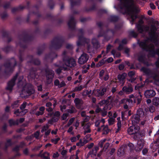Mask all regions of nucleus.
<instances>
[{"instance_id":"obj_1","label":"nucleus","mask_w":159,"mask_h":159,"mask_svg":"<svg viewBox=\"0 0 159 159\" xmlns=\"http://www.w3.org/2000/svg\"><path fill=\"white\" fill-rule=\"evenodd\" d=\"M159 23L157 21H155L151 26L149 32V36L144 41L139 43L140 46L143 49L149 52V56L154 57L156 54L159 56V58L155 63L156 66L159 67V49L155 50L154 43L155 45L158 44L159 41V32L157 31Z\"/></svg>"},{"instance_id":"obj_62","label":"nucleus","mask_w":159,"mask_h":159,"mask_svg":"<svg viewBox=\"0 0 159 159\" xmlns=\"http://www.w3.org/2000/svg\"><path fill=\"white\" fill-rule=\"evenodd\" d=\"M134 74L135 72L134 71H130L128 73V76L131 77H132Z\"/></svg>"},{"instance_id":"obj_36","label":"nucleus","mask_w":159,"mask_h":159,"mask_svg":"<svg viewBox=\"0 0 159 159\" xmlns=\"http://www.w3.org/2000/svg\"><path fill=\"white\" fill-rule=\"evenodd\" d=\"M108 103L109 101H108V100H104L101 101L100 102H99L98 104L100 106H102L103 104H106V105H109V106H110V104H108Z\"/></svg>"},{"instance_id":"obj_56","label":"nucleus","mask_w":159,"mask_h":159,"mask_svg":"<svg viewBox=\"0 0 159 159\" xmlns=\"http://www.w3.org/2000/svg\"><path fill=\"white\" fill-rule=\"evenodd\" d=\"M60 138H57L55 139H51V141L52 142L54 143L55 144H56L60 140Z\"/></svg>"},{"instance_id":"obj_20","label":"nucleus","mask_w":159,"mask_h":159,"mask_svg":"<svg viewBox=\"0 0 159 159\" xmlns=\"http://www.w3.org/2000/svg\"><path fill=\"white\" fill-rule=\"evenodd\" d=\"M156 94L155 92L152 90H148L144 93V95L147 98H151L154 96Z\"/></svg>"},{"instance_id":"obj_13","label":"nucleus","mask_w":159,"mask_h":159,"mask_svg":"<svg viewBox=\"0 0 159 159\" xmlns=\"http://www.w3.org/2000/svg\"><path fill=\"white\" fill-rule=\"evenodd\" d=\"M108 105H105L102 109L100 108L98 106H97L95 110L96 112L97 113L101 112L102 116H105L107 114V110H110L112 106L111 105V107L109 108Z\"/></svg>"},{"instance_id":"obj_52","label":"nucleus","mask_w":159,"mask_h":159,"mask_svg":"<svg viewBox=\"0 0 159 159\" xmlns=\"http://www.w3.org/2000/svg\"><path fill=\"white\" fill-rule=\"evenodd\" d=\"M11 140L10 139H8L7 140V143L5 144L6 148H7L9 146L11 145Z\"/></svg>"},{"instance_id":"obj_23","label":"nucleus","mask_w":159,"mask_h":159,"mask_svg":"<svg viewBox=\"0 0 159 159\" xmlns=\"http://www.w3.org/2000/svg\"><path fill=\"white\" fill-rule=\"evenodd\" d=\"M75 22L73 17H71L68 22V25L69 27L71 29H73L75 27Z\"/></svg>"},{"instance_id":"obj_57","label":"nucleus","mask_w":159,"mask_h":159,"mask_svg":"<svg viewBox=\"0 0 159 159\" xmlns=\"http://www.w3.org/2000/svg\"><path fill=\"white\" fill-rule=\"evenodd\" d=\"M42 146V144H39L37 146H36L32 149V150L34 151H36L38 150Z\"/></svg>"},{"instance_id":"obj_10","label":"nucleus","mask_w":159,"mask_h":159,"mask_svg":"<svg viewBox=\"0 0 159 159\" xmlns=\"http://www.w3.org/2000/svg\"><path fill=\"white\" fill-rule=\"evenodd\" d=\"M141 71L143 72L145 75L150 77H152L154 80H155L156 78L158 76V75L156 73L153 72L150 69L143 67L141 68L140 70Z\"/></svg>"},{"instance_id":"obj_8","label":"nucleus","mask_w":159,"mask_h":159,"mask_svg":"<svg viewBox=\"0 0 159 159\" xmlns=\"http://www.w3.org/2000/svg\"><path fill=\"white\" fill-rule=\"evenodd\" d=\"M107 91H109L108 87H101L99 89H94L93 91L92 94L96 97L100 98Z\"/></svg>"},{"instance_id":"obj_47","label":"nucleus","mask_w":159,"mask_h":159,"mask_svg":"<svg viewBox=\"0 0 159 159\" xmlns=\"http://www.w3.org/2000/svg\"><path fill=\"white\" fill-rule=\"evenodd\" d=\"M23 78V76H20L18 79V82L17 83V85L18 87H20V86L22 85L21 80Z\"/></svg>"},{"instance_id":"obj_46","label":"nucleus","mask_w":159,"mask_h":159,"mask_svg":"<svg viewBox=\"0 0 159 159\" xmlns=\"http://www.w3.org/2000/svg\"><path fill=\"white\" fill-rule=\"evenodd\" d=\"M138 134V136L139 135L140 136L142 137H144L145 135V132L144 130H142L140 131L139 132V131Z\"/></svg>"},{"instance_id":"obj_6","label":"nucleus","mask_w":159,"mask_h":159,"mask_svg":"<svg viewBox=\"0 0 159 159\" xmlns=\"http://www.w3.org/2000/svg\"><path fill=\"white\" fill-rule=\"evenodd\" d=\"M140 130L139 127L137 125L131 126L127 129V132L129 135H132V137L135 140L138 139V133Z\"/></svg>"},{"instance_id":"obj_21","label":"nucleus","mask_w":159,"mask_h":159,"mask_svg":"<svg viewBox=\"0 0 159 159\" xmlns=\"http://www.w3.org/2000/svg\"><path fill=\"white\" fill-rule=\"evenodd\" d=\"M74 102L75 103V106L77 108L80 109L82 105L83 104V101L81 98H75L74 100Z\"/></svg>"},{"instance_id":"obj_53","label":"nucleus","mask_w":159,"mask_h":159,"mask_svg":"<svg viewBox=\"0 0 159 159\" xmlns=\"http://www.w3.org/2000/svg\"><path fill=\"white\" fill-rule=\"evenodd\" d=\"M97 154L96 152L93 149L91 151H90L88 154V155H94L96 156Z\"/></svg>"},{"instance_id":"obj_63","label":"nucleus","mask_w":159,"mask_h":159,"mask_svg":"<svg viewBox=\"0 0 159 159\" xmlns=\"http://www.w3.org/2000/svg\"><path fill=\"white\" fill-rule=\"evenodd\" d=\"M105 71L104 70H102L100 72L99 74V77L102 78L104 74Z\"/></svg>"},{"instance_id":"obj_41","label":"nucleus","mask_w":159,"mask_h":159,"mask_svg":"<svg viewBox=\"0 0 159 159\" xmlns=\"http://www.w3.org/2000/svg\"><path fill=\"white\" fill-rule=\"evenodd\" d=\"M111 53L117 57H119L120 56V53L116 52L115 50H112L111 51Z\"/></svg>"},{"instance_id":"obj_61","label":"nucleus","mask_w":159,"mask_h":159,"mask_svg":"<svg viewBox=\"0 0 159 159\" xmlns=\"http://www.w3.org/2000/svg\"><path fill=\"white\" fill-rule=\"evenodd\" d=\"M65 85L66 84L65 83V82L62 81L61 83H60L58 87L59 88H61L65 86Z\"/></svg>"},{"instance_id":"obj_35","label":"nucleus","mask_w":159,"mask_h":159,"mask_svg":"<svg viewBox=\"0 0 159 159\" xmlns=\"http://www.w3.org/2000/svg\"><path fill=\"white\" fill-rule=\"evenodd\" d=\"M159 148V143L155 141L154 142V144L152 147V148L153 149L152 151L153 152L155 151L157 148Z\"/></svg>"},{"instance_id":"obj_55","label":"nucleus","mask_w":159,"mask_h":159,"mask_svg":"<svg viewBox=\"0 0 159 159\" xmlns=\"http://www.w3.org/2000/svg\"><path fill=\"white\" fill-rule=\"evenodd\" d=\"M27 104V103L26 102H24L20 106V109L21 110H23L25 108Z\"/></svg>"},{"instance_id":"obj_30","label":"nucleus","mask_w":159,"mask_h":159,"mask_svg":"<svg viewBox=\"0 0 159 159\" xmlns=\"http://www.w3.org/2000/svg\"><path fill=\"white\" fill-rule=\"evenodd\" d=\"M133 101L131 99L128 98H123L119 102L120 104H124V105L128 104H129L130 103L132 102Z\"/></svg>"},{"instance_id":"obj_22","label":"nucleus","mask_w":159,"mask_h":159,"mask_svg":"<svg viewBox=\"0 0 159 159\" xmlns=\"http://www.w3.org/2000/svg\"><path fill=\"white\" fill-rule=\"evenodd\" d=\"M127 76V74L126 73H123L122 74L118 75L117 76V78L120 83L124 84Z\"/></svg>"},{"instance_id":"obj_29","label":"nucleus","mask_w":159,"mask_h":159,"mask_svg":"<svg viewBox=\"0 0 159 159\" xmlns=\"http://www.w3.org/2000/svg\"><path fill=\"white\" fill-rule=\"evenodd\" d=\"M117 119L118 120V122L117 123V128L116 129L115 131V133H117L119 132V131L120 130L121 127V123L120 120V117H118Z\"/></svg>"},{"instance_id":"obj_11","label":"nucleus","mask_w":159,"mask_h":159,"mask_svg":"<svg viewBox=\"0 0 159 159\" xmlns=\"http://www.w3.org/2000/svg\"><path fill=\"white\" fill-rule=\"evenodd\" d=\"M34 90L31 85L26 84L24 87L22 93L23 94L26 96H30L34 93Z\"/></svg>"},{"instance_id":"obj_64","label":"nucleus","mask_w":159,"mask_h":159,"mask_svg":"<svg viewBox=\"0 0 159 159\" xmlns=\"http://www.w3.org/2000/svg\"><path fill=\"white\" fill-rule=\"evenodd\" d=\"M84 145V143H82V141L81 139H80L79 142L78 143H77L76 144V145L77 146H83Z\"/></svg>"},{"instance_id":"obj_9","label":"nucleus","mask_w":159,"mask_h":159,"mask_svg":"<svg viewBox=\"0 0 159 159\" xmlns=\"http://www.w3.org/2000/svg\"><path fill=\"white\" fill-rule=\"evenodd\" d=\"M64 43L63 39L61 37L55 38L52 42V44L54 49H57L60 48Z\"/></svg>"},{"instance_id":"obj_12","label":"nucleus","mask_w":159,"mask_h":159,"mask_svg":"<svg viewBox=\"0 0 159 159\" xmlns=\"http://www.w3.org/2000/svg\"><path fill=\"white\" fill-rule=\"evenodd\" d=\"M116 31V28H115L113 30L108 29L102 34H101L102 32L100 33L98 35V37H100L103 36H104L105 39L108 37V39H109L111 37L114 35Z\"/></svg>"},{"instance_id":"obj_48","label":"nucleus","mask_w":159,"mask_h":159,"mask_svg":"<svg viewBox=\"0 0 159 159\" xmlns=\"http://www.w3.org/2000/svg\"><path fill=\"white\" fill-rule=\"evenodd\" d=\"M18 100H16L11 105V107H12L13 108H14L15 107H17L18 106Z\"/></svg>"},{"instance_id":"obj_59","label":"nucleus","mask_w":159,"mask_h":159,"mask_svg":"<svg viewBox=\"0 0 159 159\" xmlns=\"http://www.w3.org/2000/svg\"><path fill=\"white\" fill-rule=\"evenodd\" d=\"M68 115L67 113L63 114L61 116V119L62 120H65L67 118Z\"/></svg>"},{"instance_id":"obj_42","label":"nucleus","mask_w":159,"mask_h":159,"mask_svg":"<svg viewBox=\"0 0 159 159\" xmlns=\"http://www.w3.org/2000/svg\"><path fill=\"white\" fill-rule=\"evenodd\" d=\"M84 87L82 85L77 86L75 87L73 90V92L80 91H81L83 88Z\"/></svg>"},{"instance_id":"obj_58","label":"nucleus","mask_w":159,"mask_h":159,"mask_svg":"<svg viewBox=\"0 0 159 159\" xmlns=\"http://www.w3.org/2000/svg\"><path fill=\"white\" fill-rule=\"evenodd\" d=\"M155 108L152 105L149 108V111L151 113L154 112L155 111Z\"/></svg>"},{"instance_id":"obj_16","label":"nucleus","mask_w":159,"mask_h":159,"mask_svg":"<svg viewBox=\"0 0 159 159\" xmlns=\"http://www.w3.org/2000/svg\"><path fill=\"white\" fill-rule=\"evenodd\" d=\"M18 76V74H16L15 76L7 84V89L11 91L13 87L15 84V81Z\"/></svg>"},{"instance_id":"obj_45","label":"nucleus","mask_w":159,"mask_h":159,"mask_svg":"<svg viewBox=\"0 0 159 159\" xmlns=\"http://www.w3.org/2000/svg\"><path fill=\"white\" fill-rule=\"evenodd\" d=\"M115 121V119L112 117H110L108 120V124L109 125H111L114 124Z\"/></svg>"},{"instance_id":"obj_40","label":"nucleus","mask_w":159,"mask_h":159,"mask_svg":"<svg viewBox=\"0 0 159 159\" xmlns=\"http://www.w3.org/2000/svg\"><path fill=\"white\" fill-rule=\"evenodd\" d=\"M92 93V91L91 90H84L83 92L82 93V95L83 96H85L86 95H88Z\"/></svg>"},{"instance_id":"obj_50","label":"nucleus","mask_w":159,"mask_h":159,"mask_svg":"<svg viewBox=\"0 0 159 159\" xmlns=\"http://www.w3.org/2000/svg\"><path fill=\"white\" fill-rule=\"evenodd\" d=\"M58 120V118H56V120H54L53 118H52L51 119H50L48 120V123L51 124H52L54 122H56Z\"/></svg>"},{"instance_id":"obj_17","label":"nucleus","mask_w":159,"mask_h":159,"mask_svg":"<svg viewBox=\"0 0 159 159\" xmlns=\"http://www.w3.org/2000/svg\"><path fill=\"white\" fill-rule=\"evenodd\" d=\"M106 140L107 139H106L102 140L99 142L98 144L99 146L101 148L103 147L102 150L104 151H106L110 145V144L108 142L105 143Z\"/></svg>"},{"instance_id":"obj_32","label":"nucleus","mask_w":159,"mask_h":159,"mask_svg":"<svg viewBox=\"0 0 159 159\" xmlns=\"http://www.w3.org/2000/svg\"><path fill=\"white\" fill-rule=\"evenodd\" d=\"M36 70H34L33 69H31L30 72L29 76L33 79H34L36 77Z\"/></svg>"},{"instance_id":"obj_39","label":"nucleus","mask_w":159,"mask_h":159,"mask_svg":"<svg viewBox=\"0 0 159 159\" xmlns=\"http://www.w3.org/2000/svg\"><path fill=\"white\" fill-rule=\"evenodd\" d=\"M144 114V113L143 109L139 108L137 110V113L136 115H138L140 117L141 116H143Z\"/></svg>"},{"instance_id":"obj_4","label":"nucleus","mask_w":159,"mask_h":159,"mask_svg":"<svg viewBox=\"0 0 159 159\" xmlns=\"http://www.w3.org/2000/svg\"><path fill=\"white\" fill-rule=\"evenodd\" d=\"M157 21H153L151 25L150 28L147 25H143V24L144 22L142 19H140L139 20L138 23L136 24V27L139 33H143V31L147 32L149 31L148 33L150 31L151 26L153 24L154 22Z\"/></svg>"},{"instance_id":"obj_5","label":"nucleus","mask_w":159,"mask_h":159,"mask_svg":"<svg viewBox=\"0 0 159 159\" xmlns=\"http://www.w3.org/2000/svg\"><path fill=\"white\" fill-rule=\"evenodd\" d=\"M66 52L64 51L62 54L63 60L66 66L69 67H72L76 66V61L73 58H70L66 56Z\"/></svg>"},{"instance_id":"obj_43","label":"nucleus","mask_w":159,"mask_h":159,"mask_svg":"<svg viewBox=\"0 0 159 159\" xmlns=\"http://www.w3.org/2000/svg\"><path fill=\"white\" fill-rule=\"evenodd\" d=\"M76 111V109L75 107H71L70 109L67 110L68 112L71 114L74 113Z\"/></svg>"},{"instance_id":"obj_34","label":"nucleus","mask_w":159,"mask_h":159,"mask_svg":"<svg viewBox=\"0 0 159 159\" xmlns=\"http://www.w3.org/2000/svg\"><path fill=\"white\" fill-rule=\"evenodd\" d=\"M152 103L155 106H158L159 105V98L157 97H155L152 100Z\"/></svg>"},{"instance_id":"obj_44","label":"nucleus","mask_w":159,"mask_h":159,"mask_svg":"<svg viewBox=\"0 0 159 159\" xmlns=\"http://www.w3.org/2000/svg\"><path fill=\"white\" fill-rule=\"evenodd\" d=\"M129 34L130 35L134 38L136 37L138 34V33L134 31V30L130 31L129 32Z\"/></svg>"},{"instance_id":"obj_49","label":"nucleus","mask_w":159,"mask_h":159,"mask_svg":"<svg viewBox=\"0 0 159 159\" xmlns=\"http://www.w3.org/2000/svg\"><path fill=\"white\" fill-rule=\"evenodd\" d=\"M118 20V17L116 16H111L110 18V20L111 21H116Z\"/></svg>"},{"instance_id":"obj_3","label":"nucleus","mask_w":159,"mask_h":159,"mask_svg":"<svg viewBox=\"0 0 159 159\" xmlns=\"http://www.w3.org/2000/svg\"><path fill=\"white\" fill-rule=\"evenodd\" d=\"M84 33V31L82 29L79 30L78 40L77 42V46H79L84 42L86 43H87L86 48L87 52L88 53H91L93 51L94 48L89 43L90 42L89 39H86L83 36Z\"/></svg>"},{"instance_id":"obj_15","label":"nucleus","mask_w":159,"mask_h":159,"mask_svg":"<svg viewBox=\"0 0 159 159\" xmlns=\"http://www.w3.org/2000/svg\"><path fill=\"white\" fill-rule=\"evenodd\" d=\"M89 58V55L84 52H83L78 59V63L81 65L86 63Z\"/></svg>"},{"instance_id":"obj_24","label":"nucleus","mask_w":159,"mask_h":159,"mask_svg":"<svg viewBox=\"0 0 159 159\" xmlns=\"http://www.w3.org/2000/svg\"><path fill=\"white\" fill-rule=\"evenodd\" d=\"M138 60L139 62H143L144 65L147 66H152L151 63H149L145 61V57L143 56H140L138 57Z\"/></svg>"},{"instance_id":"obj_18","label":"nucleus","mask_w":159,"mask_h":159,"mask_svg":"<svg viewBox=\"0 0 159 159\" xmlns=\"http://www.w3.org/2000/svg\"><path fill=\"white\" fill-rule=\"evenodd\" d=\"M133 90V87L130 84L124 86L122 88V90L124 91V93L127 94L131 93Z\"/></svg>"},{"instance_id":"obj_26","label":"nucleus","mask_w":159,"mask_h":159,"mask_svg":"<svg viewBox=\"0 0 159 159\" xmlns=\"http://www.w3.org/2000/svg\"><path fill=\"white\" fill-rule=\"evenodd\" d=\"M92 43L94 48L97 49L99 48L100 46L98 40L95 38H93L92 40Z\"/></svg>"},{"instance_id":"obj_37","label":"nucleus","mask_w":159,"mask_h":159,"mask_svg":"<svg viewBox=\"0 0 159 159\" xmlns=\"http://www.w3.org/2000/svg\"><path fill=\"white\" fill-rule=\"evenodd\" d=\"M106 61V60L104 59H102L97 64L96 66L97 67H99L103 65Z\"/></svg>"},{"instance_id":"obj_27","label":"nucleus","mask_w":159,"mask_h":159,"mask_svg":"<svg viewBox=\"0 0 159 159\" xmlns=\"http://www.w3.org/2000/svg\"><path fill=\"white\" fill-rule=\"evenodd\" d=\"M101 127L102 128V134H107L110 130L108 128V126L107 125L105 126L104 125H102Z\"/></svg>"},{"instance_id":"obj_33","label":"nucleus","mask_w":159,"mask_h":159,"mask_svg":"<svg viewBox=\"0 0 159 159\" xmlns=\"http://www.w3.org/2000/svg\"><path fill=\"white\" fill-rule=\"evenodd\" d=\"M40 156L44 159H50L49 153L47 152H44L43 154H42Z\"/></svg>"},{"instance_id":"obj_25","label":"nucleus","mask_w":159,"mask_h":159,"mask_svg":"<svg viewBox=\"0 0 159 159\" xmlns=\"http://www.w3.org/2000/svg\"><path fill=\"white\" fill-rule=\"evenodd\" d=\"M140 121V117L138 115H134L131 118V121L133 125L138 123Z\"/></svg>"},{"instance_id":"obj_14","label":"nucleus","mask_w":159,"mask_h":159,"mask_svg":"<svg viewBox=\"0 0 159 159\" xmlns=\"http://www.w3.org/2000/svg\"><path fill=\"white\" fill-rule=\"evenodd\" d=\"M45 72L47 83L48 84H50L52 81V79L54 75V71L52 70L47 68L46 69Z\"/></svg>"},{"instance_id":"obj_19","label":"nucleus","mask_w":159,"mask_h":159,"mask_svg":"<svg viewBox=\"0 0 159 159\" xmlns=\"http://www.w3.org/2000/svg\"><path fill=\"white\" fill-rule=\"evenodd\" d=\"M144 143V141L143 139H140L138 140L137 146L135 148L136 151H140L143 148Z\"/></svg>"},{"instance_id":"obj_54","label":"nucleus","mask_w":159,"mask_h":159,"mask_svg":"<svg viewBox=\"0 0 159 159\" xmlns=\"http://www.w3.org/2000/svg\"><path fill=\"white\" fill-rule=\"evenodd\" d=\"M48 128V126L47 125H44L42 128V130H41V132L42 133L44 131L47 130Z\"/></svg>"},{"instance_id":"obj_28","label":"nucleus","mask_w":159,"mask_h":159,"mask_svg":"<svg viewBox=\"0 0 159 159\" xmlns=\"http://www.w3.org/2000/svg\"><path fill=\"white\" fill-rule=\"evenodd\" d=\"M90 124L89 123H87L84 126V134L91 132V129L90 128Z\"/></svg>"},{"instance_id":"obj_7","label":"nucleus","mask_w":159,"mask_h":159,"mask_svg":"<svg viewBox=\"0 0 159 159\" xmlns=\"http://www.w3.org/2000/svg\"><path fill=\"white\" fill-rule=\"evenodd\" d=\"M16 62L14 58H12L6 63L4 67L6 69V73H11L13 71V69L15 66L16 65Z\"/></svg>"},{"instance_id":"obj_31","label":"nucleus","mask_w":159,"mask_h":159,"mask_svg":"<svg viewBox=\"0 0 159 159\" xmlns=\"http://www.w3.org/2000/svg\"><path fill=\"white\" fill-rule=\"evenodd\" d=\"M125 152L124 149L122 147H121L118 150L117 154L119 156H121L124 155Z\"/></svg>"},{"instance_id":"obj_51","label":"nucleus","mask_w":159,"mask_h":159,"mask_svg":"<svg viewBox=\"0 0 159 159\" xmlns=\"http://www.w3.org/2000/svg\"><path fill=\"white\" fill-rule=\"evenodd\" d=\"M24 8V7L21 6L18 7V8H14L12 9V11L14 12L15 11H18L20 10H21Z\"/></svg>"},{"instance_id":"obj_38","label":"nucleus","mask_w":159,"mask_h":159,"mask_svg":"<svg viewBox=\"0 0 159 159\" xmlns=\"http://www.w3.org/2000/svg\"><path fill=\"white\" fill-rule=\"evenodd\" d=\"M9 122L10 126H12L15 125H18V120H17L16 121L13 120H9Z\"/></svg>"},{"instance_id":"obj_2","label":"nucleus","mask_w":159,"mask_h":159,"mask_svg":"<svg viewBox=\"0 0 159 159\" xmlns=\"http://www.w3.org/2000/svg\"><path fill=\"white\" fill-rule=\"evenodd\" d=\"M121 9L127 12L131 19L130 22L133 25L137 18V13L139 9L134 4V0H120Z\"/></svg>"},{"instance_id":"obj_60","label":"nucleus","mask_w":159,"mask_h":159,"mask_svg":"<svg viewBox=\"0 0 159 159\" xmlns=\"http://www.w3.org/2000/svg\"><path fill=\"white\" fill-rule=\"evenodd\" d=\"M128 146L131 150H133L134 148V145L132 143H129L128 144Z\"/></svg>"}]
</instances>
